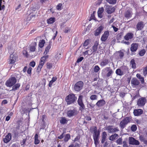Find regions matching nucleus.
Returning a JSON list of instances; mask_svg holds the SVG:
<instances>
[{
	"label": "nucleus",
	"instance_id": "1",
	"mask_svg": "<svg viewBox=\"0 0 147 147\" xmlns=\"http://www.w3.org/2000/svg\"><path fill=\"white\" fill-rule=\"evenodd\" d=\"M49 57V55H47L41 57L40 59V61L36 70L37 72H39L40 71L41 69L44 65L45 62L48 59Z\"/></svg>",
	"mask_w": 147,
	"mask_h": 147
},
{
	"label": "nucleus",
	"instance_id": "2",
	"mask_svg": "<svg viewBox=\"0 0 147 147\" xmlns=\"http://www.w3.org/2000/svg\"><path fill=\"white\" fill-rule=\"evenodd\" d=\"M77 98L75 97L74 95L72 94H70L67 96L65 98V100L68 104L72 103Z\"/></svg>",
	"mask_w": 147,
	"mask_h": 147
},
{
	"label": "nucleus",
	"instance_id": "3",
	"mask_svg": "<svg viewBox=\"0 0 147 147\" xmlns=\"http://www.w3.org/2000/svg\"><path fill=\"white\" fill-rule=\"evenodd\" d=\"M91 132L93 134V138L95 139L98 138L100 135L99 131L97 130L96 127H93L90 128Z\"/></svg>",
	"mask_w": 147,
	"mask_h": 147
},
{
	"label": "nucleus",
	"instance_id": "4",
	"mask_svg": "<svg viewBox=\"0 0 147 147\" xmlns=\"http://www.w3.org/2000/svg\"><path fill=\"white\" fill-rule=\"evenodd\" d=\"M16 82V79L14 77L10 78L6 82V85L7 87L12 86Z\"/></svg>",
	"mask_w": 147,
	"mask_h": 147
},
{
	"label": "nucleus",
	"instance_id": "5",
	"mask_svg": "<svg viewBox=\"0 0 147 147\" xmlns=\"http://www.w3.org/2000/svg\"><path fill=\"white\" fill-rule=\"evenodd\" d=\"M83 86V83L81 81H80L75 84L74 89L77 91H79L82 88Z\"/></svg>",
	"mask_w": 147,
	"mask_h": 147
},
{
	"label": "nucleus",
	"instance_id": "6",
	"mask_svg": "<svg viewBox=\"0 0 147 147\" xmlns=\"http://www.w3.org/2000/svg\"><path fill=\"white\" fill-rule=\"evenodd\" d=\"M83 98V96L82 95H80L79 96L78 100V104L80 106V109L82 111L85 108V106L82 101Z\"/></svg>",
	"mask_w": 147,
	"mask_h": 147
},
{
	"label": "nucleus",
	"instance_id": "7",
	"mask_svg": "<svg viewBox=\"0 0 147 147\" xmlns=\"http://www.w3.org/2000/svg\"><path fill=\"white\" fill-rule=\"evenodd\" d=\"M104 7L106 8L107 12L108 13H111L115 10V8L114 7H112L109 5H105Z\"/></svg>",
	"mask_w": 147,
	"mask_h": 147
},
{
	"label": "nucleus",
	"instance_id": "8",
	"mask_svg": "<svg viewBox=\"0 0 147 147\" xmlns=\"http://www.w3.org/2000/svg\"><path fill=\"white\" fill-rule=\"evenodd\" d=\"M78 113V111L75 109L70 110L67 111V115L68 117H71L77 115Z\"/></svg>",
	"mask_w": 147,
	"mask_h": 147
},
{
	"label": "nucleus",
	"instance_id": "9",
	"mask_svg": "<svg viewBox=\"0 0 147 147\" xmlns=\"http://www.w3.org/2000/svg\"><path fill=\"white\" fill-rule=\"evenodd\" d=\"M129 121V117H126L120 122V126L121 128H123Z\"/></svg>",
	"mask_w": 147,
	"mask_h": 147
},
{
	"label": "nucleus",
	"instance_id": "10",
	"mask_svg": "<svg viewBox=\"0 0 147 147\" xmlns=\"http://www.w3.org/2000/svg\"><path fill=\"white\" fill-rule=\"evenodd\" d=\"M104 27L102 26H100L95 31L94 34L95 36L99 35L103 30Z\"/></svg>",
	"mask_w": 147,
	"mask_h": 147
},
{
	"label": "nucleus",
	"instance_id": "11",
	"mask_svg": "<svg viewBox=\"0 0 147 147\" xmlns=\"http://www.w3.org/2000/svg\"><path fill=\"white\" fill-rule=\"evenodd\" d=\"M129 141L130 144L138 145L140 144V143L138 141L136 140L134 138L132 137L129 138Z\"/></svg>",
	"mask_w": 147,
	"mask_h": 147
},
{
	"label": "nucleus",
	"instance_id": "12",
	"mask_svg": "<svg viewBox=\"0 0 147 147\" xmlns=\"http://www.w3.org/2000/svg\"><path fill=\"white\" fill-rule=\"evenodd\" d=\"M146 102V99L144 98H139L137 102V104L139 106H142L144 105Z\"/></svg>",
	"mask_w": 147,
	"mask_h": 147
},
{
	"label": "nucleus",
	"instance_id": "13",
	"mask_svg": "<svg viewBox=\"0 0 147 147\" xmlns=\"http://www.w3.org/2000/svg\"><path fill=\"white\" fill-rule=\"evenodd\" d=\"M107 130L109 133H113L119 131L117 128H113L111 126H108L107 128Z\"/></svg>",
	"mask_w": 147,
	"mask_h": 147
},
{
	"label": "nucleus",
	"instance_id": "14",
	"mask_svg": "<svg viewBox=\"0 0 147 147\" xmlns=\"http://www.w3.org/2000/svg\"><path fill=\"white\" fill-rule=\"evenodd\" d=\"M16 59V57L13 54L10 55L9 59V63L13 64L15 62Z\"/></svg>",
	"mask_w": 147,
	"mask_h": 147
},
{
	"label": "nucleus",
	"instance_id": "15",
	"mask_svg": "<svg viewBox=\"0 0 147 147\" xmlns=\"http://www.w3.org/2000/svg\"><path fill=\"white\" fill-rule=\"evenodd\" d=\"M109 32L107 31L105 32L101 38V40L102 41H105L109 36Z\"/></svg>",
	"mask_w": 147,
	"mask_h": 147
},
{
	"label": "nucleus",
	"instance_id": "16",
	"mask_svg": "<svg viewBox=\"0 0 147 147\" xmlns=\"http://www.w3.org/2000/svg\"><path fill=\"white\" fill-rule=\"evenodd\" d=\"M106 103V102L104 100H98L96 103V105L98 107H101L103 106Z\"/></svg>",
	"mask_w": 147,
	"mask_h": 147
},
{
	"label": "nucleus",
	"instance_id": "17",
	"mask_svg": "<svg viewBox=\"0 0 147 147\" xmlns=\"http://www.w3.org/2000/svg\"><path fill=\"white\" fill-rule=\"evenodd\" d=\"M11 139V135L10 133H8L6 135L5 138L3 139L4 142L5 143H7L9 142Z\"/></svg>",
	"mask_w": 147,
	"mask_h": 147
},
{
	"label": "nucleus",
	"instance_id": "18",
	"mask_svg": "<svg viewBox=\"0 0 147 147\" xmlns=\"http://www.w3.org/2000/svg\"><path fill=\"white\" fill-rule=\"evenodd\" d=\"M134 34L132 33H127L124 37V39L126 40L131 39L133 36Z\"/></svg>",
	"mask_w": 147,
	"mask_h": 147
},
{
	"label": "nucleus",
	"instance_id": "19",
	"mask_svg": "<svg viewBox=\"0 0 147 147\" xmlns=\"http://www.w3.org/2000/svg\"><path fill=\"white\" fill-rule=\"evenodd\" d=\"M138 44L136 43H133L132 44L130 48L131 51L132 52L136 51L138 48Z\"/></svg>",
	"mask_w": 147,
	"mask_h": 147
},
{
	"label": "nucleus",
	"instance_id": "20",
	"mask_svg": "<svg viewBox=\"0 0 147 147\" xmlns=\"http://www.w3.org/2000/svg\"><path fill=\"white\" fill-rule=\"evenodd\" d=\"M103 71H108V73L107 74V76L108 77H109L112 74L113 72V70L110 68V67H106L104 69Z\"/></svg>",
	"mask_w": 147,
	"mask_h": 147
},
{
	"label": "nucleus",
	"instance_id": "21",
	"mask_svg": "<svg viewBox=\"0 0 147 147\" xmlns=\"http://www.w3.org/2000/svg\"><path fill=\"white\" fill-rule=\"evenodd\" d=\"M143 113V111L141 109L135 110L134 112V115L136 116L140 115Z\"/></svg>",
	"mask_w": 147,
	"mask_h": 147
},
{
	"label": "nucleus",
	"instance_id": "22",
	"mask_svg": "<svg viewBox=\"0 0 147 147\" xmlns=\"http://www.w3.org/2000/svg\"><path fill=\"white\" fill-rule=\"evenodd\" d=\"M109 63L108 60L107 59H105L103 60L100 63V65L102 67L106 66Z\"/></svg>",
	"mask_w": 147,
	"mask_h": 147
},
{
	"label": "nucleus",
	"instance_id": "23",
	"mask_svg": "<svg viewBox=\"0 0 147 147\" xmlns=\"http://www.w3.org/2000/svg\"><path fill=\"white\" fill-rule=\"evenodd\" d=\"M143 23L142 22H139L137 25V29L138 30H141L143 28Z\"/></svg>",
	"mask_w": 147,
	"mask_h": 147
},
{
	"label": "nucleus",
	"instance_id": "24",
	"mask_svg": "<svg viewBox=\"0 0 147 147\" xmlns=\"http://www.w3.org/2000/svg\"><path fill=\"white\" fill-rule=\"evenodd\" d=\"M104 11V8L103 7L100 8L98 11V17L101 18L102 17V13Z\"/></svg>",
	"mask_w": 147,
	"mask_h": 147
},
{
	"label": "nucleus",
	"instance_id": "25",
	"mask_svg": "<svg viewBox=\"0 0 147 147\" xmlns=\"http://www.w3.org/2000/svg\"><path fill=\"white\" fill-rule=\"evenodd\" d=\"M139 83L138 80L135 78H133L131 81V83L134 85H138Z\"/></svg>",
	"mask_w": 147,
	"mask_h": 147
},
{
	"label": "nucleus",
	"instance_id": "26",
	"mask_svg": "<svg viewBox=\"0 0 147 147\" xmlns=\"http://www.w3.org/2000/svg\"><path fill=\"white\" fill-rule=\"evenodd\" d=\"M114 55L115 56H117V57L119 56L120 58H122L123 57L124 54L123 52L120 51L116 52L114 54Z\"/></svg>",
	"mask_w": 147,
	"mask_h": 147
},
{
	"label": "nucleus",
	"instance_id": "27",
	"mask_svg": "<svg viewBox=\"0 0 147 147\" xmlns=\"http://www.w3.org/2000/svg\"><path fill=\"white\" fill-rule=\"evenodd\" d=\"M55 21V19L54 18H51L47 20V23L48 24H51L53 23Z\"/></svg>",
	"mask_w": 147,
	"mask_h": 147
},
{
	"label": "nucleus",
	"instance_id": "28",
	"mask_svg": "<svg viewBox=\"0 0 147 147\" xmlns=\"http://www.w3.org/2000/svg\"><path fill=\"white\" fill-rule=\"evenodd\" d=\"M98 45V43L97 42H95L94 46H93L92 48L93 52H95L96 51Z\"/></svg>",
	"mask_w": 147,
	"mask_h": 147
},
{
	"label": "nucleus",
	"instance_id": "29",
	"mask_svg": "<svg viewBox=\"0 0 147 147\" xmlns=\"http://www.w3.org/2000/svg\"><path fill=\"white\" fill-rule=\"evenodd\" d=\"M45 42V41L43 39L40 40L38 44L40 48L44 46Z\"/></svg>",
	"mask_w": 147,
	"mask_h": 147
},
{
	"label": "nucleus",
	"instance_id": "30",
	"mask_svg": "<svg viewBox=\"0 0 147 147\" xmlns=\"http://www.w3.org/2000/svg\"><path fill=\"white\" fill-rule=\"evenodd\" d=\"M51 45H49L46 47L44 53L45 55H47L49 52V50L51 48Z\"/></svg>",
	"mask_w": 147,
	"mask_h": 147
},
{
	"label": "nucleus",
	"instance_id": "31",
	"mask_svg": "<svg viewBox=\"0 0 147 147\" xmlns=\"http://www.w3.org/2000/svg\"><path fill=\"white\" fill-rule=\"evenodd\" d=\"M68 120L65 117H62L60 121V123L62 124H64L67 123Z\"/></svg>",
	"mask_w": 147,
	"mask_h": 147
},
{
	"label": "nucleus",
	"instance_id": "32",
	"mask_svg": "<svg viewBox=\"0 0 147 147\" xmlns=\"http://www.w3.org/2000/svg\"><path fill=\"white\" fill-rule=\"evenodd\" d=\"M38 136L37 134H36L34 137V144H37L40 142V140L38 139Z\"/></svg>",
	"mask_w": 147,
	"mask_h": 147
},
{
	"label": "nucleus",
	"instance_id": "33",
	"mask_svg": "<svg viewBox=\"0 0 147 147\" xmlns=\"http://www.w3.org/2000/svg\"><path fill=\"white\" fill-rule=\"evenodd\" d=\"M116 73L117 75L119 76H122L123 74V71L119 69H117L116 71Z\"/></svg>",
	"mask_w": 147,
	"mask_h": 147
},
{
	"label": "nucleus",
	"instance_id": "34",
	"mask_svg": "<svg viewBox=\"0 0 147 147\" xmlns=\"http://www.w3.org/2000/svg\"><path fill=\"white\" fill-rule=\"evenodd\" d=\"M130 66L133 68H135L136 67V64L134 60L132 59L130 61Z\"/></svg>",
	"mask_w": 147,
	"mask_h": 147
},
{
	"label": "nucleus",
	"instance_id": "35",
	"mask_svg": "<svg viewBox=\"0 0 147 147\" xmlns=\"http://www.w3.org/2000/svg\"><path fill=\"white\" fill-rule=\"evenodd\" d=\"M36 46V44H35V45H31L30 46L29 48L30 51L31 52H33L35 50Z\"/></svg>",
	"mask_w": 147,
	"mask_h": 147
},
{
	"label": "nucleus",
	"instance_id": "36",
	"mask_svg": "<svg viewBox=\"0 0 147 147\" xmlns=\"http://www.w3.org/2000/svg\"><path fill=\"white\" fill-rule=\"evenodd\" d=\"M117 136L118 135L116 134H114L112 135L110 137V140H113L116 139V138Z\"/></svg>",
	"mask_w": 147,
	"mask_h": 147
},
{
	"label": "nucleus",
	"instance_id": "37",
	"mask_svg": "<svg viewBox=\"0 0 147 147\" xmlns=\"http://www.w3.org/2000/svg\"><path fill=\"white\" fill-rule=\"evenodd\" d=\"M20 86V84H17L14 86L12 88V90H16L18 89Z\"/></svg>",
	"mask_w": 147,
	"mask_h": 147
},
{
	"label": "nucleus",
	"instance_id": "38",
	"mask_svg": "<svg viewBox=\"0 0 147 147\" xmlns=\"http://www.w3.org/2000/svg\"><path fill=\"white\" fill-rule=\"evenodd\" d=\"M106 1L110 4H115L117 2V0H106Z\"/></svg>",
	"mask_w": 147,
	"mask_h": 147
},
{
	"label": "nucleus",
	"instance_id": "39",
	"mask_svg": "<svg viewBox=\"0 0 147 147\" xmlns=\"http://www.w3.org/2000/svg\"><path fill=\"white\" fill-rule=\"evenodd\" d=\"M140 139L141 141L143 142L145 144L147 145V140H146L142 136H140Z\"/></svg>",
	"mask_w": 147,
	"mask_h": 147
},
{
	"label": "nucleus",
	"instance_id": "40",
	"mask_svg": "<svg viewBox=\"0 0 147 147\" xmlns=\"http://www.w3.org/2000/svg\"><path fill=\"white\" fill-rule=\"evenodd\" d=\"M136 76L142 82V83H143L144 82V78L140 75L139 74H137L136 75Z\"/></svg>",
	"mask_w": 147,
	"mask_h": 147
},
{
	"label": "nucleus",
	"instance_id": "41",
	"mask_svg": "<svg viewBox=\"0 0 147 147\" xmlns=\"http://www.w3.org/2000/svg\"><path fill=\"white\" fill-rule=\"evenodd\" d=\"M70 137V136L69 134H67L64 138V141L65 142H67L69 140Z\"/></svg>",
	"mask_w": 147,
	"mask_h": 147
},
{
	"label": "nucleus",
	"instance_id": "42",
	"mask_svg": "<svg viewBox=\"0 0 147 147\" xmlns=\"http://www.w3.org/2000/svg\"><path fill=\"white\" fill-rule=\"evenodd\" d=\"M56 79L57 78H56L53 77L52 79L49 82V86L50 87H51L53 82H55Z\"/></svg>",
	"mask_w": 147,
	"mask_h": 147
},
{
	"label": "nucleus",
	"instance_id": "43",
	"mask_svg": "<svg viewBox=\"0 0 147 147\" xmlns=\"http://www.w3.org/2000/svg\"><path fill=\"white\" fill-rule=\"evenodd\" d=\"M97 96L95 94L92 95L90 96V99L92 100H97Z\"/></svg>",
	"mask_w": 147,
	"mask_h": 147
},
{
	"label": "nucleus",
	"instance_id": "44",
	"mask_svg": "<svg viewBox=\"0 0 147 147\" xmlns=\"http://www.w3.org/2000/svg\"><path fill=\"white\" fill-rule=\"evenodd\" d=\"M131 12L129 11H127L125 13V17L127 18H129L131 16Z\"/></svg>",
	"mask_w": 147,
	"mask_h": 147
},
{
	"label": "nucleus",
	"instance_id": "45",
	"mask_svg": "<svg viewBox=\"0 0 147 147\" xmlns=\"http://www.w3.org/2000/svg\"><path fill=\"white\" fill-rule=\"evenodd\" d=\"M61 53H57L55 56V58L57 60L61 57Z\"/></svg>",
	"mask_w": 147,
	"mask_h": 147
},
{
	"label": "nucleus",
	"instance_id": "46",
	"mask_svg": "<svg viewBox=\"0 0 147 147\" xmlns=\"http://www.w3.org/2000/svg\"><path fill=\"white\" fill-rule=\"evenodd\" d=\"M71 30L70 28H69L67 27H66L65 28L64 31L65 33H68Z\"/></svg>",
	"mask_w": 147,
	"mask_h": 147
},
{
	"label": "nucleus",
	"instance_id": "47",
	"mask_svg": "<svg viewBox=\"0 0 147 147\" xmlns=\"http://www.w3.org/2000/svg\"><path fill=\"white\" fill-rule=\"evenodd\" d=\"M100 69V68L98 65H96L94 67V71L95 72H97Z\"/></svg>",
	"mask_w": 147,
	"mask_h": 147
},
{
	"label": "nucleus",
	"instance_id": "48",
	"mask_svg": "<svg viewBox=\"0 0 147 147\" xmlns=\"http://www.w3.org/2000/svg\"><path fill=\"white\" fill-rule=\"evenodd\" d=\"M47 68L48 69H51L52 67L53 64L51 63H48L47 64Z\"/></svg>",
	"mask_w": 147,
	"mask_h": 147
},
{
	"label": "nucleus",
	"instance_id": "49",
	"mask_svg": "<svg viewBox=\"0 0 147 147\" xmlns=\"http://www.w3.org/2000/svg\"><path fill=\"white\" fill-rule=\"evenodd\" d=\"M146 53V51L144 49L141 50L139 52V54L141 56H142L144 55Z\"/></svg>",
	"mask_w": 147,
	"mask_h": 147
},
{
	"label": "nucleus",
	"instance_id": "50",
	"mask_svg": "<svg viewBox=\"0 0 147 147\" xmlns=\"http://www.w3.org/2000/svg\"><path fill=\"white\" fill-rule=\"evenodd\" d=\"M57 9L59 10H61L62 9V4L61 3L58 4L57 7Z\"/></svg>",
	"mask_w": 147,
	"mask_h": 147
},
{
	"label": "nucleus",
	"instance_id": "51",
	"mask_svg": "<svg viewBox=\"0 0 147 147\" xmlns=\"http://www.w3.org/2000/svg\"><path fill=\"white\" fill-rule=\"evenodd\" d=\"M89 44V40L87 39L86 40L84 43L83 45L84 46H87Z\"/></svg>",
	"mask_w": 147,
	"mask_h": 147
},
{
	"label": "nucleus",
	"instance_id": "52",
	"mask_svg": "<svg viewBox=\"0 0 147 147\" xmlns=\"http://www.w3.org/2000/svg\"><path fill=\"white\" fill-rule=\"evenodd\" d=\"M131 128L133 131H134L136 130L137 127L135 125H133L131 126Z\"/></svg>",
	"mask_w": 147,
	"mask_h": 147
},
{
	"label": "nucleus",
	"instance_id": "53",
	"mask_svg": "<svg viewBox=\"0 0 147 147\" xmlns=\"http://www.w3.org/2000/svg\"><path fill=\"white\" fill-rule=\"evenodd\" d=\"M93 52L91 49L88 50L85 52V53L86 54H88L89 55H91L92 53Z\"/></svg>",
	"mask_w": 147,
	"mask_h": 147
},
{
	"label": "nucleus",
	"instance_id": "54",
	"mask_svg": "<svg viewBox=\"0 0 147 147\" xmlns=\"http://www.w3.org/2000/svg\"><path fill=\"white\" fill-rule=\"evenodd\" d=\"M2 4V0H0V10L3 9H4L5 8V6L4 5H3L1 6Z\"/></svg>",
	"mask_w": 147,
	"mask_h": 147
},
{
	"label": "nucleus",
	"instance_id": "55",
	"mask_svg": "<svg viewBox=\"0 0 147 147\" xmlns=\"http://www.w3.org/2000/svg\"><path fill=\"white\" fill-rule=\"evenodd\" d=\"M143 73L144 76L147 74V66L143 69Z\"/></svg>",
	"mask_w": 147,
	"mask_h": 147
},
{
	"label": "nucleus",
	"instance_id": "56",
	"mask_svg": "<svg viewBox=\"0 0 147 147\" xmlns=\"http://www.w3.org/2000/svg\"><path fill=\"white\" fill-rule=\"evenodd\" d=\"M117 142L119 144H121L122 143V140L121 138L118 139L117 140Z\"/></svg>",
	"mask_w": 147,
	"mask_h": 147
},
{
	"label": "nucleus",
	"instance_id": "57",
	"mask_svg": "<svg viewBox=\"0 0 147 147\" xmlns=\"http://www.w3.org/2000/svg\"><path fill=\"white\" fill-rule=\"evenodd\" d=\"M30 65L31 66L34 67L35 65V63L34 61L31 62L30 63Z\"/></svg>",
	"mask_w": 147,
	"mask_h": 147
},
{
	"label": "nucleus",
	"instance_id": "58",
	"mask_svg": "<svg viewBox=\"0 0 147 147\" xmlns=\"http://www.w3.org/2000/svg\"><path fill=\"white\" fill-rule=\"evenodd\" d=\"M107 134L106 133L105 131H104L102 133V138H106L107 136Z\"/></svg>",
	"mask_w": 147,
	"mask_h": 147
},
{
	"label": "nucleus",
	"instance_id": "59",
	"mask_svg": "<svg viewBox=\"0 0 147 147\" xmlns=\"http://www.w3.org/2000/svg\"><path fill=\"white\" fill-rule=\"evenodd\" d=\"M84 59V58L83 57H81L80 58H78L76 61V62L77 63H79V62H81Z\"/></svg>",
	"mask_w": 147,
	"mask_h": 147
},
{
	"label": "nucleus",
	"instance_id": "60",
	"mask_svg": "<svg viewBox=\"0 0 147 147\" xmlns=\"http://www.w3.org/2000/svg\"><path fill=\"white\" fill-rule=\"evenodd\" d=\"M95 106V105H94L93 104H92V103H91L89 104L88 106H89L91 108H93ZM88 107H89V106H88Z\"/></svg>",
	"mask_w": 147,
	"mask_h": 147
},
{
	"label": "nucleus",
	"instance_id": "61",
	"mask_svg": "<svg viewBox=\"0 0 147 147\" xmlns=\"http://www.w3.org/2000/svg\"><path fill=\"white\" fill-rule=\"evenodd\" d=\"M32 68L31 67H29L27 70V73L29 74H30L31 73Z\"/></svg>",
	"mask_w": 147,
	"mask_h": 147
},
{
	"label": "nucleus",
	"instance_id": "62",
	"mask_svg": "<svg viewBox=\"0 0 147 147\" xmlns=\"http://www.w3.org/2000/svg\"><path fill=\"white\" fill-rule=\"evenodd\" d=\"M23 53L24 55H25L26 57H27L28 56V54L27 53V51L25 50H24L23 51Z\"/></svg>",
	"mask_w": 147,
	"mask_h": 147
},
{
	"label": "nucleus",
	"instance_id": "63",
	"mask_svg": "<svg viewBox=\"0 0 147 147\" xmlns=\"http://www.w3.org/2000/svg\"><path fill=\"white\" fill-rule=\"evenodd\" d=\"M112 28H113V30H114V31L115 32H117L118 30V29L116 27H115V26H112Z\"/></svg>",
	"mask_w": 147,
	"mask_h": 147
},
{
	"label": "nucleus",
	"instance_id": "64",
	"mask_svg": "<svg viewBox=\"0 0 147 147\" xmlns=\"http://www.w3.org/2000/svg\"><path fill=\"white\" fill-rule=\"evenodd\" d=\"M57 33H58L57 31V30L55 31V34L53 36V40H54L55 39V38H56V37L57 35Z\"/></svg>",
	"mask_w": 147,
	"mask_h": 147
}]
</instances>
